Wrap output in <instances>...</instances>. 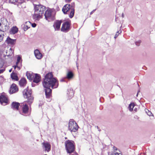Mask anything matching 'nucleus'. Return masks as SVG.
<instances>
[{
    "mask_svg": "<svg viewBox=\"0 0 155 155\" xmlns=\"http://www.w3.org/2000/svg\"><path fill=\"white\" fill-rule=\"evenodd\" d=\"M45 89L46 96L47 98H49L51 96L52 90L50 88L51 87L54 89L57 88L58 86V82L56 78L53 77L51 73H49L46 74L43 83Z\"/></svg>",
    "mask_w": 155,
    "mask_h": 155,
    "instance_id": "obj_1",
    "label": "nucleus"
},
{
    "mask_svg": "<svg viewBox=\"0 0 155 155\" xmlns=\"http://www.w3.org/2000/svg\"><path fill=\"white\" fill-rule=\"evenodd\" d=\"M45 9V6L41 5H37L35 7V13L33 16L35 21H38Z\"/></svg>",
    "mask_w": 155,
    "mask_h": 155,
    "instance_id": "obj_2",
    "label": "nucleus"
},
{
    "mask_svg": "<svg viewBox=\"0 0 155 155\" xmlns=\"http://www.w3.org/2000/svg\"><path fill=\"white\" fill-rule=\"evenodd\" d=\"M65 144L68 153H71L74 152L75 150L74 141L68 140L65 142Z\"/></svg>",
    "mask_w": 155,
    "mask_h": 155,
    "instance_id": "obj_3",
    "label": "nucleus"
},
{
    "mask_svg": "<svg viewBox=\"0 0 155 155\" xmlns=\"http://www.w3.org/2000/svg\"><path fill=\"white\" fill-rule=\"evenodd\" d=\"M23 93L24 97L27 99V102L29 104H31L33 101V98L31 96V91L27 87L24 90Z\"/></svg>",
    "mask_w": 155,
    "mask_h": 155,
    "instance_id": "obj_4",
    "label": "nucleus"
},
{
    "mask_svg": "<svg viewBox=\"0 0 155 155\" xmlns=\"http://www.w3.org/2000/svg\"><path fill=\"white\" fill-rule=\"evenodd\" d=\"M79 127L78 124L73 119L70 120L68 123V130L71 132H76L78 130Z\"/></svg>",
    "mask_w": 155,
    "mask_h": 155,
    "instance_id": "obj_5",
    "label": "nucleus"
},
{
    "mask_svg": "<svg viewBox=\"0 0 155 155\" xmlns=\"http://www.w3.org/2000/svg\"><path fill=\"white\" fill-rule=\"evenodd\" d=\"M52 11L50 9L47 10L45 14L46 19L48 21H51L54 19V16L52 13Z\"/></svg>",
    "mask_w": 155,
    "mask_h": 155,
    "instance_id": "obj_6",
    "label": "nucleus"
},
{
    "mask_svg": "<svg viewBox=\"0 0 155 155\" xmlns=\"http://www.w3.org/2000/svg\"><path fill=\"white\" fill-rule=\"evenodd\" d=\"M1 28H0V31H2L3 33L8 30L9 28V24L6 19H3L2 22L1 23Z\"/></svg>",
    "mask_w": 155,
    "mask_h": 155,
    "instance_id": "obj_7",
    "label": "nucleus"
},
{
    "mask_svg": "<svg viewBox=\"0 0 155 155\" xmlns=\"http://www.w3.org/2000/svg\"><path fill=\"white\" fill-rule=\"evenodd\" d=\"M70 23L69 21H66L62 24L61 30L64 32H67L70 30Z\"/></svg>",
    "mask_w": 155,
    "mask_h": 155,
    "instance_id": "obj_8",
    "label": "nucleus"
},
{
    "mask_svg": "<svg viewBox=\"0 0 155 155\" xmlns=\"http://www.w3.org/2000/svg\"><path fill=\"white\" fill-rule=\"evenodd\" d=\"M5 52L6 54L5 55L3 52L1 53V58H5V59H6V57H8V56L11 55L13 53V51L11 48L9 49L8 51H6Z\"/></svg>",
    "mask_w": 155,
    "mask_h": 155,
    "instance_id": "obj_9",
    "label": "nucleus"
},
{
    "mask_svg": "<svg viewBox=\"0 0 155 155\" xmlns=\"http://www.w3.org/2000/svg\"><path fill=\"white\" fill-rule=\"evenodd\" d=\"M71 7H73L71 6L70 4H66L63 7L62 9V11L64 14H67L68 11H70Z\"/></svg>",
    "mask_w": 155,
    "mask_h": 155,
    "instance_id": "obj_10",
    "label": "nucleus"
},
{
    "mask_svg": "<svg viewBox=\"0 0 155 155\" xmlns=\"http://www.w3.org/2000/svg\"><path fill=\"white\" fill-rule=\"evenodd\" d=\"M8 102V100L7 97L4 95H2L0 97V102L3 105H6Z\"/></svg>",
    "mask_w": 155,
    "mask_h": 155,
    "instance_id": "obj_11",
    "label": "nucleus"
},
{
    "mask_svg": "<svg viewBox=\"0 0 155 155\" xmlns=\"http://www.w3.org/2000/svg\"><path fill=\"white\" fill-rule=\"evenodd\" d=\"M18 90V89L15 84H13L11 86L10 90L9 91V93L10 94H12L17 92Z\"/></svg>",
    "mask_w": 155,
    "mask_h": 155,
    "instance_id": "obj_12",
    "label": "nucleus"
},
{
    "mask_svg": "<svg viewBox=\"0 0 155 155\" xmlns=\"http://www.w3.org/2000/svg\"><path fill=\"white\" fill-rule=\"evenodd\" d=\"M61 21H57L54 23L53 26L55 28V30H58L60 27V25L61 23Z\"/></svg>",
    "mask_w": 155,
    "mask_h": 155,
    "instance_id": "obj_13",
    "label": "nucleus"
},
{
    "mask_svg": "<svg viewBox=\"0 0 155 155\" xmlns=\"http://www.w3.org/2000/svg\"><path fill=\"white\" fill-rule=\"evenodd\" d=\"M32 80L34 82L38 83L41 81L40 77L39 74H35Z\"/></svg>",
    "mask_w": 155,
    "mask_h": 155,
    "instance_id": "obj_14",
    "label": "nucleus"
},
{
    "mask_svg": "<svg viewBox=\"0 0 155 155\" xmlns=\"http://www.w3.org/2000/svg\"><path fill=\"white\" fill-rule=\"evenodd\" d=\"M42 144L45 148V151L48 152L50 150L51 146L50 144L46 142L43 143Z\"/></svg>",
    "mask_w": 155,
    "mask_h": 155,
    "instance_id": "obj_15",
    "label": "nucleus"
},
{
    "mask_svg": "<svg viewBox=\"0 0 155 155\" xmlns=\"http://www.w3.org/2000/svg\"><path fill=\"white\" fill-rule=\"evenodd\" d=\"M34 54L37 58L40 59L42 58V55L38 49L35 50Z\"/></svg>",
    "mask_w": 155,
    "mask_h": 155,
    "instance_id": "obj_16",
    "label": "nucleus"
},
{
    "mask_svg": "<svg viewBox=\"0 0 155 155\" xmlns=\"http://www.w3.org/2000/svg\"><path fill=\"white\" fill-rule=\"evenodd\" d=\"M74 76V74L73 72L69 71L67 73L66 78L69 80L73 78Z\"/></svg>",
    "mask_w": 155,
    "mask_h": 155,
    "instance_id": "obj_17",
    "label": "nucleus"
},
{
    "mask_svg": "<svg viewBox=\"0 0 155 155\" xmlns=\"http://www.w3.org/2000/svg\"><path fill=\"white\" fill-rule=\"evenodd\" d=\"M19 105L18 102H13L12 104V108L13 109L18 110Z\"/></svg>",
    "mask_w": 155,
    "mask_h": 155,
    "instance_id": "obj_18",
    "label": "nucleus"
},
{
    "mask_svg": "<svg viewBox=\"0 0 155 155\" xmlns=\"http://www.w3.org/2000/svg\"><path fill=\"white\" fill-rule=\"evenodd\" d=\"M6 42L8 44L14 45L15 43V39H13L8 37L6 40Z\"/></svg>",
    "mask_w": 155,
    "mask_h": 155,
    "instance_id": "obj_19",
    "label": "nucleus"
},
{
    "mask_svg": "<svg viewBox=\"0 0 155 155\" xmlns=\"http://www.w3.org/2000/svg\"><path fill=\"white\" fill-rule=\"evenodd\" d=\"M18 28L16 26L13 27L10 31V33L12 34H15L18 32Z\"/></svg>",
    "mask_w": 155,
    "mask_h": 155,
    "instance_id": "obj_20",
    "label": "nucleus"
},
{
    "mask_svg": "<svg viewBox=\"0 0 155 155\" xmlns=\"http://www.w3.org/2000/svg\"><path fill=\"white\" fill-rule=\"evenodd\" d=\"M67 94L68 95V97L69 99H71L73 97L74 95V91L73 89H71L68 90Z\"/></svg>",
    "mask_w": 155,
    "mask_h": 155,
    "instance_id": "obj_21",
    "label": "nucleus"
},
{
    "mask_svg": "<svg viewBox=\"0 0 155 155\" xmlns=\"http://www.w3.org/2000/svg\"><path fill=\"white\" fill-rule=\"evenodd\" d=\"M35 74H33L32 73H30L27 72L26 73V75L27 76L28 79L29 80L31 81L33 80Z\"/></svg>",
    "mask_w": 155,
    "mask_h": 155,
    "instance_id": "obj_22",
    "label": "nucleus"
},
{
    "mask_svg": "<svg viewBox=\"0 0 155 155\" xmlns=\"http://www.w3.org/2000/svg\"><path fill=\"white\" fill-rule=\"evenodd\" d=\"M28 105L25 104L24 105H23L22 108V112L24 114H27L28 113Z\"/></svg>",
    "mask_w": 155,
    "mask_h": 155,
    "instance_id": "obj_23",
    "label": "nucleus"
},
{
    "mask_svg": "<svg viewBox=\"0 0 155 155\" xmlns=\"http://www.w3.org/2000/svg\"><path fill=\"white\" fill-rule=\"evenodd\" d=\"M26 81L25 78L21 79L19 81V84L21 86L24 87L26 84Z\"/></svg>",
    "mask_w": 155,
    "mask_h": 155,
    "instance_id": "obj_24",
    "label": "nucleus"
},
{
    "mask_svg": "<svg viewBox=\"0 0 155 155\" xmlns=\"http://www.w3.org/2000/svg\"><path fill=\"white\" fill-rule=\"evenodd\" d=\"M11 78L13 80L16 81H18V78L17 74L15 73L12 72L11 75Z\"/></svg>",
    "mask_w": 155,
    "mask_h": 155,
    "instance_id": "obj_25",
    "label": "nucleus"
},
{
    "mask_svg": "<svg viewBox=\"0 0 155 155\" xmlns=\"http://www.w3.org/2000/svg\"><path fill=\"white\" fill-rule=\"evenodd\" d=\"M70 13L69 15V17L71 18H72L74 15V10L73 7H71V9H70Z\"/></svg>",
    "mask_w": 155,
    "mask_h": 155,
    "instance_id": "obj_26",
    "label": "nucleus"
},
{
    "mask_svg": "<svg viewBox=\"0 0 155 155\" xmlns=\"http://www.w3.org/2000/svg\"><path fill=\"white\" fill-rule=\"evenodd\" d=\"M18 0H9V2L11 3H13L17 5L18 6H19L20 4L18 3Z\"/></svg>",
    "mask_w": 155,
    "mask_h": 155,
    "instance_id": "obj_27",
    "label": "nucleus"
},
{
    "mask_svg": "<svg viewBox=\"0 0 155 155\" xmlns=\"http://www.w3.org/2000/svg\"><path fill=\"white\" fill-rule=\"evenodd\" d=\"M134 103H131L128 107V109L130 111H132L133 110V108L134 107Z\"/></svg>",
    "mask_w": 155,
    "mask_h": 155,
    "instance_id": "obj_28",
    "label": "nucleus"
},
{
    "mask_svg": "<svg viewBox=\"0 0 155 155\" xmlns=\"http://www.w3.org/2000/svg\"><path fill=\"white\" fill-rule=\"evenodd\" d=\"M21 59V58L19 56L17 58V61L16 62V64H19V63H20L21 61H20V60Z\"/></svg>",
    "mask_w": 155,
    "mask_h": 155,
    "instance_id": "obj_29",
    "label": "nucleus"
},
{
    "mask_svg": "<svg viewBox=\"0 0 155 155\" xmlns=\"http://www.w3.org/2000/svg\"><path fill=\"white\" fill-rule=\"evenodd\" d=\"M145 111L147 113V114L150 116H151L152 115V113H151V112L149 111V110H147V109H146V110H145Z\"/></svg>",
    "mask_w": 155,
    "mask_h": 155,
    "instance_id": "obj_30",
    "label": "nucleus"
},
{
    "mask_svg": "<svg viewBox=\"0 0 155 155\" xmlns=\"http://www.w3.org/2000/svg\"><path fill=\"white\" fill-rule=\"evenodd\" d=\"M111 155H122V154L120 153H118L117 152H114L113 151L111 153Z\"/></svg>",
    "mask_w": 155,
    "mask_h": 155,
    "instance_id": "obj_31",
    "label": "nucleus"
},
{
    "mask_svg": "<svg viewBox=\"0 0 155 155\" xmlns=\"http://www.w3.org/2000/svg\"><path fill=\"white\" fill-rule=\"evenodd\" d=\"M3 36H4V34L3 33H0V42L2 41L3 38Z\"/></svg>",
    "mask_w": 155,
    "mask_h": 155,
    "instance_id": "obj_32",
    "label": "nucleus"
},
{
    "mask_svg": "<svg viewBox=\"0 0 155 155\" xmlns=\"http://www.w3.org/2000/svg\"><path fill=\"white\" fill-rule=\"evenodd\" d=\"M29 28V27H28V26L26 25H24L23 27V29L24 31H26Z\"/></svg>",
    "mask_w": 155,
    "mask_h": 155,
    "instance_id": "obj_33",
    "label": "nucleus"
},
{
    "mask_svg": "<svg viewBox=\"0 0 155 155\" xmlns=\"http://www.w3.org/2000/svg\"><path fill=\"white\" fill-rule=\"evenodd\" d=\"M13 67H14V69H15L16 68H17V69L18 70H20V67L18 66V64H16V65L13 66Z\"/></svg>",
    "mask_w": 155,
    "mask_h": 155,
    "instance_id": "obj_34",
    "label": "nucleus"
},
{
    "mask_svg": "<svg viewBox=\"0 0 155 155\" xmlns=\"http://www.w3.org/2000/svg\"><path fill=\"white\" fill-rule=\"evenodd\" d=\"M4 64L3 62L0 60V68H2L3 67Z\"/></svg>",
    "mask_w": 155,
    "mask_h": 155,
    "instance_id": "obj_35",
    "label": "nucleus"
},
{
    "mask_svg": "<svg viewBox=\"0 0 155 155\" xmlns=\"http://www.w3.org/2000/svg\"><path fill=\"white\" fill-rule=\"evenodd\" d=\"M140 42H141V41L140 40L137 41L136 42H135L136 45L137 46H139Z\"/></svg>",
    "mask_w": 155,
    "mask_h": 155,
    "instance_id": "obj_36",
    "label": "nucleus"
},
{
    "mask_svg": "<svg viewBox=\"0 0 155 155\" xmlns=\"http://www.w3.org/2000/svg\"><path fill=\"white\" fill-rule=\"evenodd\" d=\"M24 0H18V3L20 4H23Z\"/></svg>",
    "mask_w": 155,
    "mask_h": 155,
    "instance_id": "obj_37",
    "label": "nucleus"
},
{
    "mask_svg": "<svg viewBox=\"0 0 155 155\" xmlns=\"http://www.w3.org/2000/svg\"><path fill=\"white\" fill-rule=\"evenodd\" d=\"M18 66L20 67V70L22 67V62H21L20 63H19V64H18Z\"/></svg>",
    "mask_w": 155,
    "mask_h": 155,
    "instance_id": "obj_38",
    "label": "nucleus"
},
{
    "mask_svg": "<svg viewBox=\"0 0 155 155\" xmlns=\"http://www.w3.org/2000/svg\"><path fill=\"white\" fill-rule=\"evenodd\" d=\"M31 26L32 27L35 28L36 26V24L35 23H33L31 24Z\"/></svg>",
    "mask_w": 155,
    "mask_h": 155,
    "instance_id": "obj_39",
    "label": "nucleus"
},
{
    "mask_svg": "<svg viewBox=\"0 0 155 155\" xmlns=\"http://www.w3.org/2000/svg\"><path fill=\"white\" fill-rule=\"evenodd\" d=\"M117 150L118 149H117V148L116 147H113V150L114 151V152H115V150Z\"/></svg>",
    "mask_w": 155,
    "mask_h": 155,
    "instance_id": "obj_40",
    "label": "nucleus"
},
{
    "mask_svg": "<svg viewBox=\"0 0 155 155\" xmlns=\"http://www.w3.org/2000/svg\"><path fill=\"white\" fill-rule=\"evenodd\" d=\"M95 10H96L95 9L93 10L92 11H91L90 12V14L91 15L94 12V11H95Z\"/></svg>",
    "mask_w": 155,
    "mask_h": 155,
    "instance_id": "obj_41",
    "label": "nucleus"
},
{
    "mask_svg": "<svg viewBox=\"0 0 155 155\" xmlns=\"http://www.w3.org/2000/svg\"><path fill=\"white\" fill-rule=\"evenodd\" d=\"M118 34H117V33H116L114 36V38H117V37L118 36Z\"/></svg>",
    "mask_w": 155,
    "mask_h": 155,
    "instance_id": "obj_42",
    "label": "nucleus"
},
{
    "mask_svg": "<svg viewBox=\"0 0 155 155\" xmlns=\"http://www.w3.org/2000/svg\"><path fill=\"white\" fill-rule=\"evenodd\" d=\"M121 31L120 30H119L117 32V33L118 34H120L121 33Z\"/></svg>",
    "mask_w": 155,
    "mask_h": 155,
    "instance_id": "obj_43",
    "label": "nucleus"
},
{
    "mask_svg": "<svg viewBox=\"0 0 155 155\" xmlns=\"http://www.w3.org/2000/svg\"><path fill=\"white\" fill-rule=\"evenodd\" d=\"M61 81L62 82V81H65V78H63L61 79Z\"/></svg>",
    "mask_w": 155,
    "mask_h": 155,
    "instance_id": "obj_44",
    "label": "nucleus"
},
{
    "mask_svg": "<svg viewBox=\"0 0 155 155\" xmlns=\"http://www.w3.org/2000/svg\"><path fill=\"white\" fill-rule=\"evenodd\" d=\"M71 0H65V1L67 2H71Z\"/></svg>",
    "mask_w": 155,
    "mask_h": 155,
    "instance_id": "obj_45",
    "label": "nucleus"
},
{
    "mask_svg": "<svg viewBox=\"0 0 155 155\" xmlns=\"http://www.w3.org/2000/svg\"><path fill=\"white\" fill-rule=\"evenodd\" d=\"M3 72V70H0V73H1Z\"/></svg>",
    "mask_w": 155,
    "mask_h": 155,
    "instance_id": "obj_46",
    "label": "nucleus"
},
{
    "mask_svg": "<svg viewBox=\"0 0 155 155\" xmlns=\"http://www.w3.org/2000/svg\"><path fill=\"white\" fill-rule=\"evenodd\" d=\"M122 18H124V14L123 13L122 14Z\"/></svg>",
    "mask_w": 155,
    "mask_h": 155,
    "instance_id": "obj_47",
    "label": "nucleus"
},
{
    "mask_svg": "<svg viewBox=\"0 0 155 155\" xmlns=\"http://www.w3.org/2000/svg\"><path fill=\"white\" fill-rule=\"evenodd\" d=\"M26 24L29 23V24H31V23H30V22H26Z\"/></svg>",
    "mask_w": 155,
    "mask_h": 155,
    "instance_id": "obj_48",
    "label": "nucleus"
},
{
    "mask_svg": "<svg viewBox=\"0 0 155 155\" xmlns=\"http://www.w3.org/2000/svg\"><path fill=\"white\" fill-rule=\"evenodd\" d=\"M12 71V69H10L9 70V72H11Z\"/></svg>",
    "mask_w": 155,
    "mask_h": 155,
    "instance_id": "obj_49",
    "label": "nucleus"
},
{
    "mask_svg": "<svg viewBox=\"0 0 155 155\" xmlns=\"http://www.w3.org/2000/svg\"><path fill=\"white\" fill-rule=\"evenodd\" d=\"M134 110H135V111H136V109H134Z\"/></svg>",
    "mask_w": 155,
    "mask_h": 155,
    "instance_id": "obj_50",
    "label": "nucleus"
},
{
    "mask_svg": "<svg viewBox=\"0 0 155 155\" xmlns=\"http://www.w3.org/2000/svg\"><path fill=\"white\" fill-rule=\"evenodd\" d=\"M138 93H137V95H138Z\"/></svg>",
    "mask_w": 155,
    "mask_h": 155,
    "instance_id": "obj_51",
    "label": "nucleus"
},
{
    "mask_svg": "<svg viewBox=\"0 0 155 155\" xmlns=\"http://www.w3.org/2000/svg\"><path fill=\"white\" fill-rule=\"evenodd\" d=\"M1 23H0V26H1Z\"/></svg>",
    "mask_w": 155,
    "mask_h": 155,
    "instance_id": "obj_52",
    "label": "nucleus"
},
{
    "mask_svg": "<svg viewBox=\"0 0 155 155\" xmlns=\"http://www.w3.org/2000/svg\"><path fill=\"white\" fill-rule=\"evenodd\" d=\"M45 155H47V154H45Z\"/></svg>",
    "mask_w": 155,
    "mask_h": 155,
    "instance_id": "obj_53",
    "label": "nucleus"
}]
</instances>
